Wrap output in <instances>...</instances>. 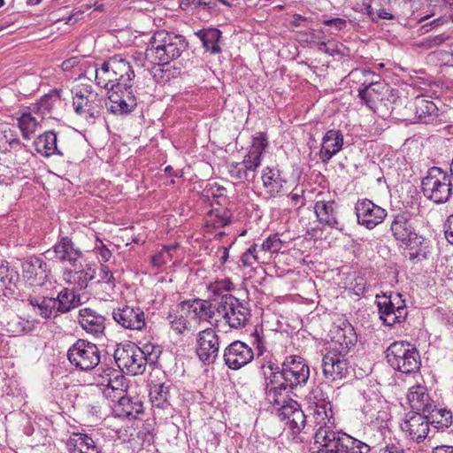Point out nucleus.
<instances>
[{"label":"nucleus","instance_id":"f257e3e1","mask_svg":"<svg viewBox=\"0 0 453 453\" xmlns=\"http://www.w3.org/2000/svg\"><path fill=\"white\" fill-rule=\"evenodd\" d=\"M188 46V42L184 35L158 30L150 37L146 55L157 61L159 65L165 66L179 58Z\"/></svg>","mask_w":453,"mask_h":453},{"label":"nucleus","instance_id":"f03ea898","mask_svg":"<svg viewBox=\"0 0 453 453\" xmlns=\"http://www.w3.org/2000/svg\"><path fill=\"white\" fill-rule=\"evenodd\" d=\"M334 423L319 425L314 434L315 444H319L316 452H330L342 450L345 453H374V448L347 434L334 432L332 426Z\"/></svg>","mask_w":453,"mask_h":453},{"label":"nucleus","instance_id":"7ed1b4c3","mask_svg":"<svg viewBox=\"0 0 453 453\" xmlns=\"http://www.w3.org/2000/svg\"><path fill=\"white\" fill-rule=\"evenodd\" d=\"M285 382L280 386L272 387L269 395H273L275 404L280 405L278 396L282 391H292L297 387L304 386L310 377V368L305 360L298 356L287 357L282 363Z\"/></svg>","mask_w":453,"mask_h":453},{"label":"nucleus","instance_id":"20e7f679","mask_svg":"<svg viewBox=\"0 0 453 453\" xmlns=\"http://www.w3.org/2000/svg\"><path fill=\"white\" fill-rule=\"evenodd\" d=\"M73 106L76 114L84 116L88 124H94L104 109L105 99L95 92L91 85L81 84L73 90Z\"/></svg>","mask_w":453,"mask_h":453},{"label":"nucleus","instance_id":"39448f33","mask_svg":"<svg viewBox=\"0 0 453 453\" xmlns=\"http://www.w3.org/2000/svg\"><path fill=\"white\" fill-rule=\"evenodd\" d=\"M387 362L395 371L411 374L419 371L420 355L408 342H394L385 351Z\"/></svg>","mask_w":453,"mask_h":453},{"label":"nucleus","instance_id":"423d86ee","mask_svg":"<svg viewBox=\"0 0 453 453\" xmlns=\"http://www.w3.org/2000/svg\"><path fill=\"white\" fill-rule=\"evenodd\" d=\"M451 176L441 168L433 166L422 179L423 195L436 204L447 203L452 196Z\"/></svg>","mask_w":453,"mask_h":453},{"label":"nucleus","instance_id":"0eeeda50","mask_svg":"<svg viewBox=\"0 0 453 453\" xmlns=\"http://www.w3.org/2000/svg\"><path fill=\"white\" fill-rule=\"evenodd\" d=\"M380 319L385 326H393L395 324L403 323L408 315L405 300L400 293H384L382 296H376L375 301Z\"/></svg>","mask_w":453,"mask_h":453},{"label":"nucleus","instance_id":"6e6552de","mask_svg":"<svg viewBox=\"0 0 453 453\" xmlns=\"http://www.w3.org/2000/svg\"><path fill=\"white\" fill-rule=\"evenodd\" d=\"M248 305L247 302L240 301L231 294H225L220 298L217 311L223 314L230 327L238 329L245 326L251 317Z\"/></svg>","mask_w":453,"mask_h":453},{"label":"nucleus","instance_id":"1a4fd4ad","mask_svg":"<svg viewBox=\"0 0 453 453\" xmlns=\"http://www.w3.org/2000/svg\"><path fill=\"white\" fill-rule=\"evenodd\" d=\"M69 362L81 371H90L100 363V351L95 343L78 339L68 349Z\"/></svg>","mask_w":453,"mask_h":453},{"label":"nucleus","instance_id":"9d476101","mask_svg":"<svg viewBox=\"0 0 453 453\" xmlns=\"http://www.w3.org/2000/svg\"><path fill=\"white\" fill-rule=\"evenodd\" d=\"M142 353L140 352V347L132 342L124 344H119L114 352L115 362L119 368L124 369L132 375L142 374L145 372L143 365Z\"/></svg>","mask_w":453,"mask_h":453},{"label":"nucleus","instance_id":"9b49d317","mask_svg":"<svg viewBox=\"0 0 453 453\" xmlns=\"http://www.w3.org/2000/svg\"><path fill=\"white\" fill-rule=\"evenodd\" d=\"M42 255L48 260L68 264L70 266H75L84 256L81 248L67 235L59 236L52 248L47 250Z\"/></svg>","mask_w":453,"mask_h":453},{"label":"nucleus","instance_id":"f8f14e48","mask_svg":"<svg viewBox=\"0 0 453 453\" xmlns=\"http://www.w3.org/2000/svg\"><path fill=\"white\" fill-rule=\"evenodd\" d=\"M357 224L366 229H374L386 219L387 211L368 198L358 199L355 203Z\"/></svg>","mask_w":453,"mask_h":453},{"label":"nucleus","instance_id":"ddd939ff","mask_svg":"<svg viewBox=\"0 0 453 453\" xmlns=\"http://www.w3.org/2000/svg\"><path fill=\"white\" fill-rule=\"evenodd\" d=\"M310 407L314 409L317 425L334 423L333 403L324 386H316L308 395Z\"/></svg>","mask_w":453,"mask_h":453},{"label":"nucleus","instance_id":"4468645a","mask_svg":"<svg viewBox=\"0 0 453 453\" xmlns=\"http://www.w3.org/2000/svg\"><path fill=\"white\" fill-rule=\"evenodd\" d=\"M219 351V337L212 328L200 331L196 337V353L205 365L216 362Z\"/></svg>","mask_w":453,"mask_h":453},{"label":"nucleus","instance_id":"2eb2a0df","mask_svg":"<svg viewBox=\"0 0 453 453\" xmlns=\"http://www.w3.org/2000/svg\"><path fill=\"white\" fill-rule=\"evenodd\" d=\"M223 358L229 369L238 370L253 360L254 351L248 344L237 340L224 349Z\"/></svg>","mask_w":453,"mask_h":453},{"label":"nucleus","instance_id":"dca6fc26","mask_svg":"<svg viewBox=\"0 0 453 453\" xmlns=\"http://www.w3.org/2000/svg\"><path fill=\"white\" fill-rule=\"evenodd\" d=\"M426 413L409 411L401 425L402 430L407 434L410 440L416 442L423 441L429 433V423Z\"/></svg>","mask_w":453,"mask_h":453},{"label":"nucleus","instance_id":"f3484780","mask_svg":"<svg viewBox=\"0 0 453 453\" xmlns=\"http://www.w3.org/2000/svg\"><path fill=\"white\" fill-rule=\"evenodd\" d=\"M358 96L362 103L368 108L374 110L377 101H384V93H390L394 98L396 97V91L390 88L386 82L380 81H364L358 88Z\"/></svg>","mask_w":453,"mask_h":453},{"label":"nucleus","instance_id":"a211bd4d","mask_svg":"<svg viewBox=\"0 0 453 453\" xmlns=\"http://www.w3.org/2000/svg\"><path fill=\"white\" fill-rule=\"evenodd\" d=\"M331 334L333 347L329 351L347 355L357 344V334L353 326L348 321L342 322L341 326L331 330Z\"/></svg>","mask_w":453,"mask_h":453},{"label":"nucleus","instance_id":"6ab92c4d","mask_svg":"<svg viewBox=\"0 0 453 453\" xmlns=\"http://www.w3.org/2000/svg\"><path fill=\"white\" fill-rule=\"evenodd\" d=\"M322 369L328 380L336 381L348 376L349 365L346 355L328 351L322 359Z\"/></svg>","mask_w":453,"mask_h":453},{"label":"nucleus","instance_id":"aec40b11","mask_svg":"<svg viewBox=\"0 0 453 453\" xmlns=\"http://www.w3.org/2000/svg\"><path fill=\"white\" fill-rule=\"evenodd\" d=\"M112 318L119 326L129 330L140 331L146 325L144 311L139 306L125 305L114 309Z\"/></svg>","mask_w":453,"mask_h":453},{"label":"nucleus","instance_id":"412c9836","mask_svg":"<svg viewBox=\"0 0 453 453\" xmlns=\"http://www.w3.org/2000/svg\"><path fill=\"white\" fill-rule=\"evenodd\" d=\"M104 373L102 385L104 386V395L105 397L115 402L122 395H125L127 384L121 371L108 367L104 370Z\"/></svg>","mask_w":453,"mask_h":453},{"label":"nucleus","instance_id":"4be33fe9","mask_svg":"<svg viewBox=\"0 0 453 453\" xmlns=\"http://www.w3.org/2000/svg\"><path fill=\"white\" fill-rule=\"evenodd\" d=\"M406 107L415 113L418 121L425 124H433L439 117L438 107L425 96H418L410 101Z\"/></svg>","mask_w":453,"mask_h":453},{"label":"nucleus","instance_id":"5701e85b","mask_svg":"<svg viewBox=\"0 0 453 453\" xmlns=\"http://www.w3.org/2000/svg\"><path fill=\"white\" fill-rule=\"evenodd\" d=\"M19 281V273L7 261L0 260V297L16 299ZM0 301L4 302V299L0 298Z\"/></svg>","mask_w":453,"mask_h":453},{"label":"nucleus","instance_id":"b1692460","mask_svg":"<svg viewBox=\"0 0 453 453\" xmlns=\"http://www.w3.org/2000/svg\"><path fill=\"white\" fill-rule=\"evenodd\" d=\"M280 411L283 418L288 419L292 434H300L306 426V415L300 403L293 399H288L286 403L281 405Z\"/></svg>","mask_w":453,"mask_h":453},{"label":"nucleus","instance_id":"393cba45","mask_svg":"<svg viewBox=\"0 0 453 453\" xmlns=\"http://www.w3.org/2000/svg\"><path fill=\"white\" fill-rule=\"evenodd\" d=\"M78 322L82 329L96 337L101 336L105 329V318L90 308L80 310Z\"/></svg>","mask_w":453,"mask_h":453},{"label":"nucleus","instance_id":"a878e982","mask_svg":"<svg viewBox=\"0 0 453 453\" xmlns=\"http://www.w3.org/2000/svg\"><path fill=\"white\" fill-rule=\"evenodd\" d=\"M403 244L405 245L404 256L411 261L420 262L430 256V241L417 233Z\"/></svg>","mask_w":453,"mask_h":453},{"label":"nucleus","instance_id":"bb28decb","mask_svg":"<svg viewBox=\"0 0 453 453\" xmlns=\"http://www.w3.org/2000/svg\"><path fill=\"white\" fill-rule=\"evenodd\" d=\"M343 146V134L341 130L330 129L322 138L319 158L325 164L340 152Z\"/></svg>","mask_w":453,"mask_h":453},{"label":"nucleus","instance_id":"cd10ccee","mask_svg":"<svg viewBox=\"0 0 453 453\" xmlns=\"http://www.w3.org/2000/svg\"><path fill=\"white\" fill-rule=\"evenodd\" d=\"M111 71L114 72L118 80L117 84L110 88V90H119L122 87L130 84L134 77V72L128 61L119 56L109 58Z\"/></svg>","mask_w":453,"mask_h":453},{"label":"nucleus","instance_id":"c85d7f7f","mask_svg":"<svg viewBox=\"0 0 453 453\" xmlns=\"http://www.w3.org/2000/svg\"><path fill=\"white\" fill-rule=\"evenodd\" d=\"M64 272V278L66 282L75 285L80 290L85 289L90 280L95 278L96 270L90 264L85 265L78 264Z\"/></svg>","mask_w":453,"mask_h":453},{"label":"nucleus","instance_id":"c756f323","mask_svg":"<svg viewBox=\"0 0 453 453\" xmlns=\"http://www.w3.org/2000/svg\"><path fill=\"white\" fill-rule=\"evenodd\" d=\"M69 453H102L101 448L88 434L74 432L66 441Z\"/></svg>","mask_w":453,"mask_h":453},{"label":"nucleus","instance_id":"7c9ffc66","mask_svg":"<svg viewBox=\"0 0 453 453\" xmlns=\"http://www.w3.org/2000/svg\"><path fill=\"white\" fill-rule=\"evenodd\" d=\"M337 210L338 204L334 200L317 201L314 206L315 214L319 223L339 229Z\"/></svg>","mask_w":453,"mask_h":453},{"label":"nucleus","instance_id":"2f4dec72","mask_svg":"<svg viewBox=\"0 0 453 453\" xmlns=\"http://www.w3.org/2000/svg\"><path fill=\"white\" fill-rule=\"evenodd\" d=\"M390 230L396 241L403 243L416 234L411 219L408 213H398L394 216Z\"/></svg>","mask_w":453,"mask_h":453},{"label":"nucleus","instance_id":"473e14b6","mask_svg":"<svg viewBox=\"0 0 453 453\" xmlns=\"http://www.w3.org/2000/svg\"><path fill=\"white\" fill-rule=\"evenodd\" d=\"M113 408V411L116 417L121 418H136L137 416L143 412L142 403L136 399L127 395H122L117 399Z\"/></svg>","mask_w":453,"mask_h":453},{"label":"nucleus","instance_id":"72a5a7b5","mask_svg":"<svg viewBox=\"0 0 453 453\" xmlns=\"http://www.w3.org/2000/svg\"><path fill=\"white\" fill-rule=\"evenodd\" d=\"M407 400L411 409V411H418L420 413H426L434 403L426 393V389L420 385L409 389Z\"/></svg>","mask_w":453,"mask_h":453},{"label":"nucleus","instance_id":"f704fd0d","mask_svg":"<svg viewBox=\"0 0 453 453\" xmlns=\"http://www.w3.org/2000/svg\"><path fill=\"white\" fill-rule=\"evenodd\" d=\"M202 42L204 50L211 54L216 55L222 52L219 42L222 37V32L216 27H207L200 29L194 33Z\"/></svg>","mask_w":453,"mask_h":453},{"label":"nucleus","instance_id":"c9c22d12","mask_svg":"<svg viewBox=\"0 0 453 453\" xmlns=\"http://www.w3.org/2000/svg\"><path fill=\"white\" fill-rule=\"evenodd\" d=\"M35 150L45 157L52 155L63 156L57 146V134L54 131H47L38 135L35 140Z\"/></svg>","mask_w":453,"mask_h":453},{"label":"nucleus","instance_id":"e433bc0d","mask_svg":"<svg viewBox=\"0 0 453 453\" xmlns=\"http://www.w3.org/2000/svg\"><path fill=\"white\" fill-rule=\"evenodd\" d=\"M172 389L173 384L169 381L151 386L150 397L153 406L159 409H167L171 405Z\"/></svg>","mask_w":453,"mask_h":453},{"label":"nucleus","instance_id":"4c0bfd02","mask_svg":"<svg viewBox=\"0 0 453 453\" xmlns=\"http://www.w3.org/2000/svg\"><path fill=\"white\" fill-rule=\"evenodd\" d=\"M263 186L270 196L275 197L281 191L286 180L276 168L266 167L262 173Z\"/></svg>","mask_w":453,"mask_h":453},{"label":"nucleus","instance_id":"58836bf2","mask_svg":"<svg viewBox=\"0 0 453 453\" xmlns=\"http://www.w3.org/2000/svg\"><path fill=\"white\" fill-rule=\"evenodd\" d=\"M430 425L438 430L449 428L453 423V415L450 410L441 408L435 403L426 412Z\"/></svg>","mask_w":453,"mask_h":453},{"label":"nucleus","instance_id":"ea45409f","mask_svg":"<svg viewBox=\"0 0 453 453\" xmlns=\"http://www.w3.org/2000/svg\"><path fill=\"white\" fill-rule=\"evenodd\" d=\"M119 90H110L108 91V99L111 103L109 111L115 115H127L131 113L137 105L136 99L130 98L127 101L120 100V97L118 96Z\"/></svg>","mask_w":453,"mask_h":453},{"label":"nucleus","instance_id":"a19ab883","mask_svg":"<svg viewBox=\"0 0 453 453\" xmlns=\"http://www.w3.org/2000/svg\"><path fill=\"white\" fill-rule=\"evenodd\" d=\"M109 59L104 61L100 68H96V82L101 88H104L109 91L110 88L117 84L118 80L113 71H111Z\"/></svg>","mask_w":453,"mask_h":453},{"label":"nucleus","instance_id":"79ce46f5","mask_svg":"<svg viewBox=\"0 0 453 453\" xmlns=\"http://www.w3.org/2000/svg\"><path fill=\"white\" fill-rule=\"evenodd\" d=\"M365 402L362 406V412L366 417V420L373 422L374 419L379 418L380 409L381 408L382 402L380 397L372 393V395H365Z\"/></svg>","mask_w":453,"mask_h":453},{"label":"nucleus","instance_id":"37998d69","mask_svg":"<svg viewBox=\"0 0 453 453\" xmlns=\"http://www.w3.org/2000/svg\"><path fill=\"white\" fill-rule=\"evenodd\" d=\"M18 125L24 139H30L39 127V122L30 112H24L18 119Z\"/></svg>","mask_w":453,"mask_h":453},{"label":"nucleus","instance_id":"c03bdc74","mask_svg":"<svg viewBox=\"0 0 453 453\" xmlns=\"http://www.w3.org/2000/svg\"><path fill=\"white\" fill-rule=\"evenodd\" d=\"M269 373L266 372H264L265 380L266 381L265 384V393L269 395V388L270 385L273 387L280 386L282 382H285V378L283 376V366L280 367L277 365L270 364L268 365Z\"/></svg>","mask_w":453,"mask_h":453},{"label":"nucleus","instance_id":"a18cd8bd","mask_svg":"<svg viewBox=\"0 0 453 453\" xmlns=\"http://www.w3.org/2000/svg\"><path fill=\"white\" fill-rule=\"evenodd\" d=\"M60 92L61 90L52 89L44 95L36 104L37 111L42 114L50 112L55 104L60 102Z\"/></svg>","mask_w":453,"mask_h":453},{"label":"nucleus","instance_id":"49530a36","mask_svg":"<svg viewBox=\"0 0 453 453\" xmlns=\"http://www.w3.org/2000/svg\"><path fill=\"white\" fill-rule=\"evenodd\" d=\"M140 352L142 353L143 365H150L152 369L156 367L158 358L161 354V350L158 346L151 343L145 344L142 348H140Z\"/></svg>","mask_w":453,"mask_h":453},{"label":"nucleus","instance_id":"de8ad7c7","mask_svg":"<svg viewBox=\"0 0 453 453\" xmlns=\"http://www.w3.org/2000/svg\"><path fill=\"white\" fill-rule=\"evenodd\" d=\"M229 174L232 178L239 181H253L256 173H250L242 165L240 162L232 163L229 166Z\"/></svg>","mask_w":453,"mask_h":453},{"label":"nucleus","instance_id":"09e8293b","mask_svg":"<svg viewBox=\"0 0 453 453\" xmlns=\"http://www.w3.org/2000/svg\"><path fill=\"white\" fill-rule=\"evenodd\" d=\"M196 318L206 320H210L213 318L215 311L210 301L196 298Z\"/></svg>","mask_w":453,"mask_h":453},{"label":"nucleus","instance_id":"8fccbe9b","mask_svg":"<svg viewBox=\"0 0 453 453\" xmlns=\"http://www.w3.org/2000/svg\"><path fill=\"white\" fill-rule=\"evenodd\" d=\"M180 75V68L175 66H168L166 68H159L154 73V79L157 82L166 83L173 79H176Z\"/></svg>","mask_w":453,"mask_h":453},{"label":"nucleus","instance_id":"3c124183","mask_svg":"<svg viewBox=\"0 0 453 453\" xmlns=\"http://www.w3.org/2000/svg\"><path fill=\"white\" fill-rule=\"evenodd\" d=\"M55 312L54 317L57 316L58 304L53 297H42L40 301V309L38 313L44 319H50Z\"/></svg>","mask_w":453,"mask_h":453},{"label":"nucleus","instance_id":"603ef678","mask_svg":"<svg viewBox=\"0 0 453 453\" xmlns=\"http://www.w3.org/2000/svg\"><path fill=\"white\" fill-rule=\"evenodd\" d=\"M211 215L215 216L212 222L213 227H224L230 224L233 213L229 209H215L211 210Z\"/></svg>","mask_w":453,"mask_h":453},{"label":"nucleus","instance_id":"864d4df0","mask_svg":"<svg viewBox=\"0 0 453 453\" xmlns=\"http://www.w3.org/2000/svg\"><path fill=\"white\" fill-rule=\"evenodd\" d=\"M73 290H70L68 288H64L61 290L57 298H55L56 303L58 304V311L60 313H65L72 310L71 306V296H72Z\"/></svg>","mask_w":453,"mask_h":453},{"label":"nucleus","instance_id":"5fc2aeb1","mask_svg":"<svg viewBox=\"0 0 453 453\" xmlns=\"http://www.w3.org/2000/svg\"><path fill=\"white\" fill-rule=\"evenodd\" d=\"M267 146L268 141L266 134L259 132L253 137V142L249 152L254 153L255 155L259 154V157L262 158V154Z\"/></svg>","mask_w":453,"mask_h":453},{"label":"nucleus","instance_id":"6e6d98bb","mask_svg":"<svg viewBox=\"0 0 453 453\" xmlns=\"http://www.w3.org/2000/svg\"><path fill=\"white\" fill-rule=\"evenodd\" d=\"M283 242L279 234L269 235L262 243L261 250L271 253H278L282 248Z\"/></svg>","mask_w":453,"mask_h":453},{"label":"nucleus","instance_id":"4d7b16f0","mask_svg":"<svg viewBox=\"0 0 453 453\" xmlns=\"http://www.w3.org/2000/svg\"><path fill=\"white\" fill-rule=\"evenodd\" d=\"M261 161L262 158L259 157V154L255 155L254 153L248 152L243 160L240 163L248 173H255L257 167L261 165Z\"/></svg>","mask_w":453,"mask_h":453},{"label":"nucleus","instance_id":"13d9d810","mask_svg":"<svg viewBox=\"0 0 453 453\" xmlns=\"http://www.w3.org/2000/svg\"><path fill=\"white\" fill-rule=\"evenodd\" d=\"M450 38V35L442 33L435 35H429L427 37H425L422 42L421 45L426 49H431L434 47H438L444 43L446 41H448Z\"/></svg>","mask_w":453,"mask_h":453},{"label":"nucleus","instance_id":"bf43d9fd","mask_svg":"<svg viewBox=\"0 0 453 453\" xmlns=\"http://www.w3.org/2000/svg\"><path fill=\"white\" fill-rule=\"evenodd\" d=\"M353 10L355 12L366 14L370 18V19H372V17L373 15V9L371 5L370 1L368 0H357L354 4Z\"/></svg>","mask_w":453,"mask_h":453},{"label":"nucleus","instance_id":"052dcab7","mask_svg":"<svg viewBox=\"0 0 453 453\" xmlns=\"http://www.w3.org/2000/svg\"><path fill=\"white\" fill-rule=\"evenodd\" d=\"M196 298L193 300H185L179 303L178 307L180 309V314H183L185 317H188L193 314V318L196 319Z\"/></svg>","mask_w":453,"mask_h":453},{"label":"nucleus","instance_id":"680f3d73","mask_svg":"<svg viewBox=\"0 0 453 453\" xmlns=\"http://www.w3.org/2000/svg\"><path fill=\"white\" fill-rule=\"evenodd\" d=\"M322 24L326 27H330L334 29L333 33L340 32L343 30L347 26V21L342 18H334L323 19Z\"/></svg>","mask_w":453,"mask_h":453},{"label":"nucleus","instance_id":"e2e57ef3","mask_svg":"<svg viewBox=\"0 0 453 453\" xmlns=\"http://www.w3.org/2000/svg\"><path fill=\"white\" fill-rule=\"evenodd\" d=\"M188 322L183 314H180L179 317H174V319L171 320L172 329L178 334H182L186 329H188Z\"/></svg>","mask_w":453,"mask_h":453},{"label":"nucleus","instance_id":"0e129e2a","mask_svg":"<svg viewBox=\"0 0 453 453\" xmlns=\"http://www.w3.org/2000/svg\"><path fill=\"white\" fill-rule=\"evenodd\" d=\"M22 270L23 273L28 278L31 279L33 276H36L38 272L36 271V267L34 266V262H32V257L27 258L22 263Z\"/></svg>","mask_w":453,"mask_h":453},{"label":"nucleus","instance_id":"69168bd1","mask_svg":"<svg viewBox=\"0 0 453 453\" xmlns=\"http://www.w3.org/2000/svg\"><path fill=\"white\" fill-rule=\"evenodd\" d=\"M168 261H170L169 257L163 250H161L157 254L154 255L151 258L152 265L157 267H161Z\"/></svg>","mask_w":453,"mask_h":453},{"label":"nucleus","instance_id":"338daca9","mask_svg":"<svg viewBox=\"0 0 453 453\" xmlns=\"http://www.w3.org/2000/svg\"><path fill=\"white\" fill-rule=\"evenodd\" d=\"M444 228V234L447 241L453 245V215L448 217Z\"/></svg>","mask_w":453,"mask_h":453},{"label":"nucleus","instance_id":"774afa93","mask_svg":"<svg viewBox=\"0 0 453 453\" xmlns=\"http://www.w3.org/2000/svg\"><path fill=\"white\" fill-rule=\"evenodd\" d=\"M100 278L105 283L114 286V277L111 271L106 265H101Z\"/></svg>","mask_w":453,"mask_h":453}]
</instances>
